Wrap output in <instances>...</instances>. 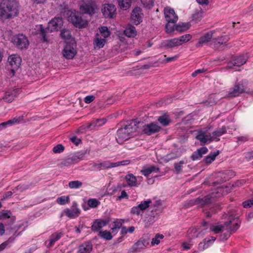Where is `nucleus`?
I'll use <instances>...</instances> for the list:
<instances>
[{"mask_svg":"<svg viewBox=\"0 0 253 253\" xmlns=\"http://www.w3.org/2000/svg\"><path fill=\"white\" fill-rule=\"evenodd\" d=\"M19 3L16 0H1L0 2V19L13 18L19 14Z\"/></svg>","mask_w":253,"mask_h":253,"instance_id":"1","label":"nucleus"},{"mask_svg":"<svg viewBox=\"0 0 253 253\" xmlns=\"http://www.w3.org/2000/svg\"><path fill=\"white\" fill-rule=\"evenodd\" d=\"M63 24V19L60 17H55L51 19L48 24L46 28H44L42 25H40L37 30V33L42 38L43 42H48V34L54 31H57L61 28Z\"/></svg>","mask_w":253,"mask_h":253,"instance_id":"2","label":"nucleus"},{"mask_svg":"<svg viewBox=\"0 0 253 253\" xmlns=\"http://www.w3.org/2000/svg\"><path fill=\"white\" fill-rule=\"evenodd\" d=\"M137 126L135 122L132 120L127 122L123 127L119 128L117 132L116 140L119 144H123L131 136V133L136 131Z\"/></svg>","mask_w":253,"mask_h":253,"instance_id":"3","label":"nucleus"},{"mask_svg":"<svg viewBox=\"0 0 253 253\" xmlns=\"http://www.w3.org/2000/svg\"><path fill=\"white\" fill-rule=\"evenodd\" d=\"M67 15H68V21L71 22L75 27L81 29L87 26V21L83 19L82 14L78 11L68 10Z\"/></svg>","mask_w":253,"mask_h":253,"instance_id":"4","label":"nucleus"},{"mask_svg":"<svg viewBox=\"0 0 253 253\" xmlns=\"http://www.w3.org/2000/svg\"><path fill=\"white\" fill-rule=\"evenodd\" d=\"M149 243V238L146 236H143L129 248L128 253H140L147 247Z\"/></svg>","mask_w":253,"mask_h":253,"instance_id":"5","label":"nucleus"},{"mask_svg":"<svg viewBox=\"0 0 253 253\" xmlns=\"http://www.w3.org/2000/svg\"><path fill=\"white\" fill-rule=\"evenodd\" d=\"M97 6L92 0H81L80 9L83 13L92 15L95 13Z\"/></svg>","mask_w":253,"mask_h":253,"instance_id":"6","label":"nucleus"},{"mask_svg":"<svg viewBox=\"0 0 253 253\" xmlns=\"http://www.w3.org/2000/svg\"><path fill=\"white\" fill-rule=\"evenodd\" d=\"M11 42L17 48L21 50L27 49L29 44L27 37L23 34H19L13 36Z\"/></svg>","mask_w":253,"mask_h":253,"instance_id":"7","label":"nucleus"},{"mask_svg":"<svg viewBox=\"0 0 253 253\" xmlns=\"http://www.w3.org/2000/svg\"><path fill=\"white\" fill-rule=\"evenodd\" d=\"M76 43L74 40L67 42L63 50V56L67 59H73L77 54Z\"/></svg>","mask_w":253,"mask_h":253,"instance_id":"8","label":"nucleus"},{"mask_svg":"<svg viewBox=\"0 0 253 253\" xmlns=\"http://www.w3.org/2000/svg\"><path fill=\"white\" fill-rule=\"evenodd\" d=\"M195 138L203 144L211 143L212 141L211 134L209 132V129L207 127L197 130V134Z\"/></svg>","mask_w":253,"mask_h":253,"instance_id":"9","label":"nucleus"},{"mask_svg":"<svg viewBox=\"0 0 253 253\" xmlns=\"http://www.w3.org/2000/svg\"><path fill=\"white\" fill-rule=\"evenodd\" d=\"M103 15L105 18H114L117 15L116 7L112 3H105L101 9Z\"/></svg>","mask_w":253,"mask_h":253,"instance_id":"10","label":"nucleus"},{"mask_svg":"<svg viewBox=\"0 0 253 253\" xmlns=\"http://www.w3.org/2000/svg\"><path fill=\"white\" fill-rule=\"evenodd\" d=\"M64 214L66 216L70 218H75L79 216L81 213V210L78 208V204L74 202L72 203L71 207L67 208L64 211Z\"/></svg>","mask_w":253,"mask_h":253,"instance_id":"11","label":"nucleus"},{"mask_svg":"<svg viewBox=\"0 0 253 253\" xmlns=\"http://www.w3.org/2000/svg\"><path fill=\"white\" fill-rule=\"evenodd\" d=\"M161 129V126H158L156 123H151L143 126L142 132L147 135H151L159 132Z\"/></svg>","mask_w":253,"mask_h":253,"instance_id":"12","label":"nucleus"},{"mask_svg":"<svg viewBox=\"0 0 253 253\" xmlns=\"http://www.w3.org/2000/svg\"><path fill=\"white\" fill-rule=\"evenodd\" d=\"M8 61L12 69L11 71L14 72L18 69L21 65L22 59L21 57L17 54H12L8 57Z\"/></svg>","mask_w":253,"mask_h":253,"instance_id":"13","label":"nucleus"},{"mask_svg":"<svg viewBox=\"0 0 253 253\" xmlns=\"http://www.w3.org/2000/svg\"><path fill=\"white\" fill-rule=\"evenodd\" d=\"M142 9L138 7L134 8L131 13V19L133 23L138 25L142 21Z\"/></svg>","mask_w":253,"mask_h":253,"instance_id":"14","label":"nucleus"},{"mask_svg":"<svg viewBox=\"0 0 253 253\" xmlns=\"http://www.w3.org/2000/svg\"><path fill=\"white\" fill-rule=\"evenodd\" d=\"M211 203V197L209 195L202 198H198L191 201V204L193 205H198L199 207H204L209 205Z\"/></svg>","mask_w":253,"mask_h":253,"instance_id":"15","label":"nucleus"},{"mask_svg":"<svg viewBox=\"0 0 253 253\" xmlns=\"http://www.w3.org/2000/svg\"><path fill=\"white\" fill-rule=\"evenodd\" d=\"M248 59V56L247 54H243L236 57L232 61L230 62L228 64L229 68H232V66L240 67L245 64Z\"/></svg>","mask_w":253,"mask_h":253,"instance_id":"16","label":"nucleus"},{"mask_svg":"<svg viewBox=\"0 0 253 253\" xmlns=\"http://www.w3.org/2000/svg\"><path fill=\"white\" fill-rule=\"evenodd\" d=\"M164 14L167 22L177 21L178 20V16L175 14L174 9L170 7L165 8Z\"/></svg>","mask_w":253,"mask_h":253,"instance_id":"17","label":"nucleus"},{"mask_svg":"<svg viewBox=\"0 0 253 253\" xmlns=\"http://www.w3.org/2000/svg\"><path fill=\"white\" fill-rule=\"evenodd\" d=\"M245 87L242 84H236L232 89L228 93L230 97H235L238 96L240 94L244 92Z\"/></svg>","mask_w":253,"mask_h":253,"instance_id":"18","label":"nucleus"},{"mask_svg":"<svg viewBox=\"0 0 253 253\" xmlns=\"http://www.w3.org/2000/svg\"><path fill=\"white\" fill-rule=\"evenodd\" d=\"M92 167L98 170L113 168L112 162H111L110 161H106L99 163H94L93 164Z\"/></svg>","mask_w":253,"mask_h":253,"instance_id":"19","label":"nucleus"},{"mask_svg":"<svg viewBox=\"0 0 253 253\" xmlns=\"http://www.w3.org/2000/svg\"><path fill=\"white\" fill-rule=\"evenodd\" d=\"M64 235V233L62 230L51 234L49 237V243L48 245V248L52 247L55 243L60 240V239Z\"/></svg>","mask_w":253,"mask_h":253,"instance_id":"20","label":"nucleus"},{"mask_svg":"<svg viewBox=\"0 0 253 253\" xmlns=\"http://www.w3.org/2000/svg\"><path fill=\"white\" fill-rule=\"evenodd\" d=\"M208 152V149L206 147H201L196 151H195L191 156V159L193 161L200 160L203 156L207 154Z\"/></svg>","mask_w":253,"mask_h":253,"instance_id":"21","label":"nucleus"},{"mask_svg":"<svg viewBox=\"0 0 253 253\" xmlns=\"http://www.w3.org/2000/svg\"><path fill=\"white\" fill-rule=\"evenodd\" d=\"M213 32L210 31L204 36H202L199 40L198 43L196 44V47H199L203 45V44L207 43L211 39Z\"/></svg>","mask_w":253,"mask_h":253,"instance_id":"22","label":"nucleus"},{"mask_svg":"<svg viewBox=\"0 0 253 253\" xmlns=\"http://www.w3.org/2000/svg\"><path fill=\"white\" fill-rule=\"evenodd\" d=\"M107 223L108 222L105 220L95 219L91 225V230L94 232L98 231L102 227L105 226Z\"/></svg>","mask_w":253,"mask_h":253,"instance_id":"23","label":"nucleus"},{"mask_svg":"<svg viewBox=\"0 0 253 253\" xmlns=\"http://www.w3.org/2000/svg\"><path fill=\"white\" fill-rule=\"evenodd\" d=\"M125 179L129 187H138L140 184V182L138 183L136 177L131 173L126 174Z\"/></svg>","mask_w":253,"mask_h":253,"instance_id":"24","label":"nucleus"},{"mask_svg":"<svg viewBox=\"0 0 253 253\" xmlns=\"http://www.w3.org/2000/svg\"><path fill=\"white\" fill-rule=\"evenodd\" d=\"M226 128L225 126H222L221 128H218L214 131L212 133L211 138L213 141H218L220 140V139L218 138L222 135L225 134L226 133Z\"/></svg>","mask_w":253,"mask_h":253,"instance_id":"25","label":"nucleus"},{"mask_svg":"<svg viewBox=\"0 0 253 253\" xmlns=\"http://www.w3.org/2000/svg\"><path fill=\"white\" fill-rule=\"evenodd\" d=\"M179 42L177 38H173L170 40H165L162 43V46L165 48H173L179 45Z\"/></svg>","mask_w":253,"mask_h":253,"instance_id":"26","label":"nucleus"},{"mask_svg":"<svg viewBox=\"0 0 253 253\" xmlns=\"http://www.w3.org/2000/svg\"><path fill=\"white\" fill-rule=\"evenodd\" d=\"M17 89L13 90H9L5 92L3 97V99L4 101L11 103L17 97Z\"/></svg>","mask_w":253,"mask_h":253,"instance_id":"27","label":"nucleus"},{"mask_svg":"<svg viewBox=\"0 0 253 253\" xmlns=\"http://www.w3.org/2000/svg\"><path fill=\"white\" fill-rule=\"evenodd\" d=\"M92 249V245L90 242H85L79 247L77 253H90Z\"/></svg>","mask_w":253,"mask_h":253,"instance_id":"28","label":"nucleus"},{"mask_svg":"<svg viewBox=\"0 0 253 253\" xmlns=\"http://www.w3.org/2000/svg\"><path fill=\"white\" fill-rule=\"evenodd\" d=\"M22 116L16 117L12 119H10L6 122L1 123V126L3 129L6 128L8 126H10L16 124H18L22 120Z\"/></svg>","mask_w":253,"mask_h":253,"instance_id":"29","label":"nucleus"},{"mask_svg":"<svg viewBox=\"0 0 253 253\" xmlns=\"http://www.w3.org/2000/svg\"><path fill=\"white\" fill-rule=\"evenodd\" d=\"M232 223V221L229 220V221H227L224 223V225L226 227V230H228L229 232H230V234L234 233L236 231V230L239 229L240 226V222L238 221L236 222L233 226V227L231 226V224Z\"/></svg>","mask_w":253,"mask_h":253,"instance_id":"30","label":"nucleus"},{"mask_svg":"<svg viewBox=\"0 0 253 253\" xmlns=\"http://www.w3.org/2000/svg\"><path fill=\"white\" fill-rule=\"evenodd\" d=\"M106 42L105 38H102L100 34L97 33L95 35V38L94 41V45L99 48H102Z\"/></svg>","mask_w":253,"mask_h":253,"instance_id":"31","label":"nucleus"},{"mask_svg":"<svg viewBox=\"0 0 253 253\" xmlns=\"http://www.w3.org/2000/svg\"><path fill=\"white\" fill-rule=\"evenodd\" d=\"M136 33L135 27L132 25H128L124 30L125 35L129 38L134 37Z\"/></svg>","mask_w":253,"mask_h":253,"instance_id":"32","label":"nucleus"},{"mask_svg":"<svg viewBox=\"0 0 253 253\" xmlns=\"http://www.w3.org/2000/svg\"><path fill=\"white\" fill-rule=\"evenodd\" d=\"M123 220L116 219L113 222V225L111 228L112 233L115 235L118 233V230L122 227L123 224Z\"/></svg>","mask_w":253,"mask_h":253,"instance_id":"33","label":"nucleus"},{"mask_svg":"<svg viewBox=\"0 0 253 253\" xmlns=\"http://www.w3.org/2000/svg\"><path fill=\"white\" fill-rule=\"evenodd\" d=\"M159 171V169L155 166H151L146 169L141 170V173L145 176H148L152 172H157Z\"/></svg>","mask_w":253,"mask_h":253,"instance_id":"34","label":"nucleus"},{"mask_svg":"<svg viewBox=\"0 0 253 253\" xmlns=\"http://www.w3.org/2000/svg\"><path fill=\"white\" fill-rule=\"evenodd\" d=\"M228 37L227 36L221 37L219 39L214 40L213 46L215 48H219L221 45L225 44L228 41Z\"/></svg>","mask_w":253,"mask_h":253,"instance_id":"35","label":"nucleus"},{"mask_svg":"<svg viewBox=\"0 0 253 253\" xmlns=\"http://www.w3.org/2000/svg\"><path fill=\"white\" fill-rule=\"evenodd\" d=\"M219 154V152L218 150L217 151L213 152L212 153H211L209 155H208L204 159L205 163L207 164H210L212 162L214 161L216 156H217Z\"/></svg>","mask_w":253,"mask_h":253,"instance_id":"36","label":"nucleus"},{"mask_svg":"<svg viewBox=\"0 0 253 253\" xmlns=\"http://www.w3.org/2000/svg\"><path fill=\"white\" fill-rule=\"evenodd\" d=\"M164 238V236L160 233H157L152 239L151 244L152 246L159 245L161 241Z\"/></svg>","mask_w":253,"mask_h":253,"instance_id":"37","label":"nucleus"},{"mask_svg":"<svg viewBox=\"0 0 253 253\" xmlns=\"http://www.w3.org/2000/svg\"><path fill=\"white\" fill-rule=\"evenodd\" d=\"M106 123L105 119H97L95 121H92L89 125L87 126L88 128L92 129V127H95L96 126H101L104 125Z\"/></svg>","mask_w":253,"mask_h":253,"instance_id":"38","label":"nucleus"},{"mask_svg":"<svg viewBox=\"0 0 253 253\" xmlns=\"http://www.w3.org/2000/svg\"><path fill=\"white\" fill-rule=\"evenodd\" d=\"M119 5L121 9L126 10L131 5V0H118Z\"/></svg>","mask_w":253,"mask_h":253,"instance_id":"39","label":"nucleus"},{"mask_svg":"<svg viewBox=\"0 0 253 253\" xmlns=\"http://www.w3.org/2000/svg\"><path fill=\"white\" fill-rule=\"evenodd\" d=\"M152 203V200L148 199L147 200L143 201L138 205V207L143 212L145 210L148 208L150 204Z\"/></svg>","mask_w":253,"mask_h":253,"instance_id":"40","label":"nucleus"},{"mask_svg":"<svg viewBox=\"0 0 253 253\" xmlns=\"http://www.w3.org/2000/svg\"><path fill=\"white\" fill-rule=\"evenodd\" d=\"M57 204L60 205H65L70 202V198L69 196H62L57 198L56 199Z\"/></svg>","mask_w":253,"mask_h":253,"instance_id":"41","label":"nucleus"},{"mask_svg":"<svg viewBox=\"0 0 253 253\" xmlns=\"http://www.w3.org/2000/svg\"><path fill=\"white\" fill-rule=\"evenodd\" d=\"M192 38V36L190 34H186L180 37L178 39V42H179V45H182L183 43H185L188 41H189Z\"/></svg>","mask_w":253,"mask_h":253,"instance_id":"42","label":"nucleus"},{"mask_svg":"<svg viewBox=\"0 0 253 253\" xmlns=\"http://www.w3.org/2000/svg\"><path fill=\"white\" fill-rule=\"evenodd\" d=\"M99 32L100 33V36H101L104 38L106 39L110 36V33L108 30V29L106 26H102L99 28Z\"/></svg>","mask_w":253,"mask_h":253,"instance_id":"43","label":"nucleus"},{"mask_svg":"<svg viewBox=\"0 0 253 253\" xmlns=\"http://www.w3.org/2000/svg\"><path fill=\"white\" fill-rule=\"evenodd\" d=\"M100 204V202L95 198L88 199L87 201V205L91 208H95Z\"/></svg>","mask_w":253,"mask_h":253,"instance_id":"44","label":"nucleus"},{"mask_svg":"<svg viewBox=\"0 0 253 253\" xmlns=\"http://www.w3.org/2000/svg\"><path fill=\"white\" fill-rule=\"evenodd\" d=\"M99 235L102 238L106 240H110L112 239L113 236L111 235V233L107 230L103 231H100L99 233Z\"/></svg>","mask_w":253,"mask_h":253,"instance_id":"45","label":"nucleus"},{"mask_svg":"<svg viewBox=\"0 0 253 253\" xmlns=\"http://www.w3.org/2000/svg\"><path fill=\"white\" fill-rule=\"evenodd\" d=\"M83 183L79 180H75L69 182L68 186L71 189H78L82 187Z\"/></svg>","mask_w":253,"mask_h":253,"instance_id":"46","label":"nucleus"},{"mask_svg":"<svg viewBox=\"0 0 253 253\" xmlns=\"http://www.w3.org/2000/svg\"><path fill=\"white\" fill-rule=\"evenodd\" d=\"M60 37L63 40H69L71 38V33L69 30L63 29L60 33Z\"/></svg>","mask_w":253,"mask_h":253,"instance_id":"47","label":"nucleus"},{"mask_svg":"<svg viewBox=\"0 0 253 253\" xmlns=\"http://www.w3.org/2000/svg\"><path fill=\"white\" fill-rule=\"evenodd\" d=\"M158 121L163 126H167L170 123L169 118L166 116H162L159 117Z\"/></svg>","mask_w":253,"mask_h":253,"instance_id":"48","label":"nucleus"},{"mask_svg":"<svg viewBox=\"0 0 253 253\" xmlns=\"http://www.w3.org/2000/svg\"><path fill=\"white\" fill-rule=\"evenodd\" d=\"M224 227H226L224 224L223 225H212L210 227V230L215 234H217L221 232Z\"/></svg>","mask_w":253,"mask_h":253,"instance_id":"49","label":"nucleus"},{"mask_svg":"<svg viewBox=\"0 0 253 253\" xmlns=\"http://www.w3.org/2000/svg\"><path fill=\"white\" fill-rule=\"evenodd\" d=\"M177 21H169L168 22L167 24L166 25V31L169 33L172 32L175 30V23Z\"/></svg>","mask_w":253,"mask_h":253,"instance_id":"50","label":"nucleus"},{"mask_svg":"<svg viewBox=\"0 0 253 253\" xmlns=\"http://www.w3.org/2000/svg\"><path fill=\"white\" fill-rule=\"evenodd\" d=\"M190 27L188 23H183L182 25H178L175 26V30L180 32H183Z\"/></svg>","mask_w":253,"mask_h":253,"instance_id":"51","label":"nucleus"},{"mask_svg":"<svg viewBox=\"0 0 253 253\" xmlns=\"http://www.w3.org/2000/svg\"><path fill=\"white\" fill-rule=\"evenodd\" d=\"M130 213L132 215H142L143 212L140 210L138 206L133 207L130 210Z\"/></svg>","mask_w":253,"mask_h":253,"instance_id":"52","label":"nucleus"},{"mask_svg":"<svg viewBox=\"0 0 253 253\" xmlns=\"http://www.w3.org/2000/svg\"><path fill=\"white\" fill-rule=\"evenodd\" d=\"M183 161H180L178 163L174 164V169L176 173H180L182 170V165L184 164Z\"/></svg>","mask_w":253,"mask_h":253,"instance_id":"53","label":"nucleus"},{"mask_svg":"<svg viewBox=\"0 0 253 253\" xmlns=\"http://www.w3.org/2000/svg\"><path fill=\"white\" fill-rule=\"evenodd\" d=\"M12 215V212L10 211H3L0 214V217L2 219L9 218Z\"/></svg>","mask_w":253,"mask_h":253,"instance_id":"54","label":"nucleus"},{"mask_svg":"<svg viewBox=\"0 0 253 253\" xmlns=\"http://www.w3.org/2000/svg\"><path fill=\"white\" fill-rule=\"evenodd\" d=\"M130 163L129 160H123L116 163H112L113 168H116L120 166H126Z\"/></svg>","mask_w":253,"mask_h":253,"instance_id":"55","label":"nucleus"},{"mask_svg":"<svg viewBox=\"0 0 253 253\" xmlns=\"http://www.w3.org/2000/svg\"><path fill=\"white\" fill-rule=\"evenodd\" d=\"M141 1L144 6L148 8L152 7L154 4L153 0H141Z\"/></svg>","mask_w":253,"mask_h":253,"instance_id":"56","label":"nucleus"},{"mask_svg":"<svg viewBox=\"0 0 253 253\" xmlns=\"http://www.w3.org/2000/svg\"><path fill=\"white\" fill-rule=\"evenodd\" d=\"M64 150V147L62 144H58L53 148V151L55 153H60Z\"/></svg>","mask_w":253,"mask_h":253,"instance_id":"57","label":"nucleus"},{"mask_svg":"<svg viewBox=\"0 0 253 253\" xmlns=\"http://www.w3.org/2000/svg\"><path fill=\"white\" fill-rule=\"evenodd\" d=\"M211 240H210V239H207L205 238L203 240V242L201 243L199 245H202L203 243H204L203 249L204 250L207 249L210 245L211 243Z\"/></svg>","mask_w":253,"mask_h":253,"instance_id":"58","label":"nucleus"},{"mask_svg":"<svg viewBox=\"0 0 253 253\" xmlns=\"http://www.w3.org/2000/svg\"><path fill=\"white\" fill-rule=\"evenodd\" d=\"M243 206L244 208H250L253 206V198L243 202Z\"/></svg>","mask_w":253,"mask_h":253,"instance_id":"59","label":"nucleus"},{"mask_svg":"<svg viewBox=\"0 0 253 253\" xmlns=\"http://www.w3.org/2000/svg\"><path fill=\"white\" fill-rule=\"evenodd\" d=\"M231 234L230 232H229L228 230H227V233H224L220 235L219 239L220 241L226 240L229 238Z\"/></svg>","mask_w":253,"mask_h":253,"instance_id":"60","label":"nucleus"},{"mask_svg":"<svg viewBox=\"0 0 253 253\" xmlns=\"http://www.w3.org/2000/svg\"><path fill=\"white\" fill-rule=\"evenodd\" d=\"M95 99V97L93 95H87L84 98L85 103L89 104L92 102Z\"/></svg>","mask_w":253,"mask_h":253,"instance_id":"61","label":"nucleus"},{"mask_svg":"<svg viewBox=\"0 0 253 253\" xmlns=\"http://www.w3.org/2000/svg\"><path fill=\"white\" fill-rule=\"evenodd\" d=\"M206 70L204 68L198 69L192 73V76L193 77H196L197 76V75L201 73H203L206 72Z\"/></svg>","mask_w":253,"mask_h":253,"instance_id":"62","label":"nucleus"},{"mask_svg":"<svg viewBox=\"0 0 253 253\" xmlns=\"http://www.w3.org/2000/svg\"><path fill=\"white\" fill-rule=\"evenodd\" d=\"M124 198L128 199V195L125 190H123L121 192V195L118 197L117 200H121V199Z\"/></svg>","mask_w":253,"mask_h":253,"instance_id":"63","label":"nucleus"},{"mask_svg":"<svg viewBox=\"0 0 253 253\" xmlns=\"http://www.w3.org/2000/svg\"><path fill=\"white\" fill-rule=\"evenodd\" d=\"M71 141L76 144V145H79L81 142V140L76 136H73L70 138Z\"/></svg>","mask_w":253,"mask_h":253,"instance_id":"64","label":"nucleus"}]
</instances>
